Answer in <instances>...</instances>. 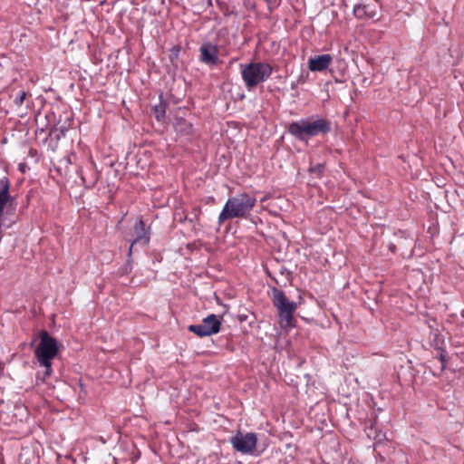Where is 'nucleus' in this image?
<instances>
[{
    "instance_id": "423d86ee",
    "label": "nucleus",
    "mask_w": 464,
    "mask_h": 464,
    "mask_svg": "<svg viewBox=\"0 0 464 464\" xmlns=\"http://www.w3.org/2000/svg\"><path fill=\"white\" fill-rule=\"evenodd\" d=\"M233 449L243 455H254L257 445V435L255 432L244 433L238 430L229 439Z\"/></svg>"
},
{
    "instance_id": "2eb2a0df",
    "label": "nucleus",
    "mask_w": 464,
    "mask_h": 464,
    "mask_svg": "<svg viewBox=\"0 0 464 464\" xmlns=\"http://www.w3.org/2000/svg\"><path fill=\"white\" fill-rule=\"evenodd\" d=\"M188 330L190 332L195 333L198 336L203 337V325H201V324H197V325L191 324V325L188 326Z\"/></svg>"
},
{
    "instance_id": "aec40b11",
    "label": "nucleus",
    "mask_w": 464,
    "mask_h": 464,
    "mask_svg": "<svg viewBox=\"0 0 464 464\" xmlns=\"http://www.w3.org/2000/svg\"><path fill=\"white\" fill-rule=\"evenodd\" d=\"M19 169H20V170H21L22 172H24V165H20Z\"/></svg>"
},
{
    "instance_id": "412c9836",
    "label": "nucleus",
    "mask_w": 464,
    "mask_h": 464,
    "mask_svg": "<svg viewBox=\"0 0 464 464\" xmlns=\"http://www.w3.org/2000/svg\"><path fill=\"white\" fill-rule=\"evenodd\" d=\"M378 438H379V435H378V434H376V435H374V436H373V439H374V440H376V439H378Z\"/></svg>"
},
{
    "instance_id": "39448f33",
    "label": "nucleus",
    "mask_w": 464,
    "mask_h": 464,
    "mask_svg": "<svg viewBox=\"0 0 464 464\" xmlns=\"http://www.w3.org/2000/svg\"><path fill=\"white\" fill-rule=\"evenodd\" d=\"M273 72V68L266 63H250L241 64V75L247 90H252L256 85L266 81Z\"/></svg>"
},
{
    "instance_id": "9d476101",
    "label": "nucleus",
    "mask_w": 464,
    "mask_h": 464,
    "mask_svg": "<svg viewBox=\"0 0 464 464\" xmlns=\"http://www.w3.org/2000/svg\"><path fill=\"white\" fill-rule=\"evenodd\" d=\"M353 14L358 19H370L377 15L375 5L367 4H358L353 7Z\"/></svg>"
},
{
    "instance_id": "9b49d317",
    "label": "nucleus",
    "mask_w": 464,
    "mask_h": 464,
    "mask_svg": "<svg viewBox=\"0 0 464 464\" xmlns=\"http://www.w3.org/2000/svg\"><path fill=\"white\" fill-rule=\"evenodd\" d=\"M222 316L211 314L205 317V336L215 334L219 332Z\"/></svg>"
},
{
    "instance_id": "4468645a",
    "label": "nucleus",
    "mask_w": 464,
    "mask_h": 464,
    "mask_svg": "<svg viewBox=\"0 0 464 464\" xmlns=\"http://www.w3.org/2000/svg\"><path fill=\"white\" fill-rule=\"evenodd\" d=\"M26 97H27V92H24V91H20L18 92L17 96L14 98V103L16 106L20 107V106L23 105V103H24V100L26 99Z\"/></svg>"
},
{
    "instance_id": "f8f14e48",
    "label": "nucleus",
    "mask_w": 464,
    "mask_h": 464,
    "mask_svg": "<svg viewBox=\"0 0 464 464\" xmlns=\"http://www.w3.org/2000/svg\"><path fill=\"white\" fill-rule=\"evenodd\" d=\"M218 48L210 44H205V63L217 65L219 63Z\"/></svg>"
},
{
    "instance_id": "f257e3e1",
    "label": "nucleus",
    "mask_w": 464,
    "mask_h": 464,
    "mask_svg": "<svg viewBox=\"0 0 464 464\" xmlns=\"http://www.w3.org/2000/svg\"><path fill=\"white\" fill-rule=\"evenodd\" d=\"M256 205L255 196L248 193H239L231 197L226 202L218 220L220 223L227 219L246 218Z\"/></svg>"
},
{
    "instance_id": "f03ea898",
    "label": "nucleus",
    "mask_w": 464,
    "mask_h": 464,
    "mask_svg": "<svg viewBox=\"0 0 464 464\" xmlns=\"http://www.w3.org/2000/svg\"><path fill=\"white\" fill-rule=\"evenodd\" d=\"M331 130V122L324 118L312 120L301 119L288 125V132L300 141L307 142L312 137L327 134Z\"/></svg>"
},
{
    "instance_id": "a211bd4d",
    "label": "nucleus",
    "mask_w": 464,
    "mask_h": 464,
    "mask_svg": "<svg viewBox=\"0 0 464 464\" xmlns=\"http://www.w3.org/2000/svg\"><path fill=\"white\" fill-rule=\"evenodd\" d=\"M440 360L441 362V369L443 370L445 368V354L443 353H440Z\"/></svg>"
},
{
    "instance_id": "7ed1b4c3",
    "label": "nucleus",
    "mask_w": 464,
    "mask_h": 464,
    "mask_svg": "<svg viewBox=\"0 0 464 464\" xmlns=\"http://www.w3.org/2000/svg\"><path fill=\"white\" fill-rule=\"evenodd\" d=\"M39 343L34 349V357L40 366L44 367L43 381L50 377L53 369V360L59 353L58 342L45 330L39 333Z\"/></svg>"
},
{
    "instance_id": "1a4fd4ad",
    "label": "nucleus",
    "mask_w": 464,
    "mask_h": 464,
    "mask_svg": "<svg viewBox=\"0 0 464 464\" xmlns=\"http://www.w3.org/2000/svg\"><path fill=\"white\" fill-rule=\"evenodd\" d=\"M134 234H135V238L133 240L129 239L131 242L130 249H129V256L131 255L132 247L136 243L142 241L143 244L147 245L150 241V238L147 236L145 223L143 222V220L141 218H140L134 226Z\"/></svg>"
},
{
    "instance_id": "20e7f679",
    "label": "nucleus",
    "mask_w": 464,
    "mask_h": 464,
    "mask_svg": "<svg viewBox=\"0 0 464 464\" xmlns=\"http://www.w3.org/2000/svg\"><path fill=\"white\" fill-rule=\"evenodd\" d=\"M272 303L277 312L280 326L283 329H290L295 326L294 314L297 309V304L290 301L284 291L274 287L272 290Z\"/></svg>"
},
{
    "instance_id": "4be33fe9",
    "label": "nucleus",
    "mask_w": 464,
    "mask_h": 464,
    "mask_svg": "<svg viewBox=\"0 0 464 464\" xmlns=\"http://www.w3.org/2000/svg\"><path fill=\"white\" fill-rule=\"evenodd\" d=\"M266 3H269L271 0H265Z\"/></svg>"
},
{
    "instance_id": "6ab92c4d",
    "label": "nucleus",
    "mask_w": 464,
    "mask_h": 464,
    "mask_svg": "<svg viewBox=\"0 0 464 464\" xmlns=\"http://www.w3.org/2000/svg\"><path fill=\"white\" fill-rule=\"evenodd\" d=\"M198 51L200 53L199 57L201 60H203V44L199 46Z\"/></svg>"
},
{
    "instance_id": "6e6552de",
    "label": "nucleus",
    "mask_w": 464,
    "mask_h": 464,
    "mask_svg": "<svg viewBox=\"0 0 464 464\" xmlns=\"http://www.w3.org/2000/svg\"><path fill=\"white\" fill-rule=\"evenodd\" d=\"M333 62V56L329 53L314 55L308 60V68L311 72H322L326 70Z\"/></svg>"
},
{
    "instance_id": "0eeeda50",
    "label": "nucleus",
    "mask_w": 464,
    "mask_h": 464,
    "mask_svg": "<svg viewBox=\"0 0 464 464\" xmlns=\"http://www.w3.org/2000/svg\"><path fill=\"white\" fill-rule=\"evenodd\" d=\"M10 181L7 177L0 179V218L14 220V208H12V198L9 194Z\"/></svg>"
},
{
    "instance_id": "ddd939ff",
    "label": "nucleus",
    "mask_w": 464,
    "mask_h": 464,
    "mask_svg": "<svg viewBox=\"0 0 464 464\" xmlns=\"http://www.w3.org/2000/svg\"><path fill=\"white\" fill-rule=\"evenodd\" d=\"M155 117L158 121H161L165 118L166 114V104L160 102L159 105L154 107Z\"/></svg>"
},
{
    "instance_id": "f3484780",
    "label": "nucleus",
    "mask_w": 464,
    "mask_h": 464,
    "mask_svg": "<svg viewBox=\"0 0 464 464\" xmlns=\"http://www.w3.org/2000/svg\"><path fill=\"white\" fill-rule=\"evenodd\" d=\"M374 423H372L369 427L366 428L368 437H372V432L374 430Z\"/></svg>"
},
{
    "instance_id": "dca6fc26",
    "label": "nucleus",
    "mask_w": 464,
    "mask_h": 464,
    "mask_svg": "<svg viewBox=\"0 0 464 464\" xmlns=\"http://www.w3.org/2000/svg\"><path fill=\"white\" fill-rule=\"evenodd\" d=\"M324 166L323 164H316V165L311 166L309 168V172L310 173H316V174H318L320 176V175H322V173L324 171Z\"/></svg>"
}]
</instances>
